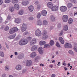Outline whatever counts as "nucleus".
<instances>
[{"label":"nucleus","instance_id":"f257e3e1","mask_svg":"<svg viewBox=\"0 0 77 77\" xmlns=\"http://www.w3.org/2000/svg\"><path fill=\"white\" fill-rule=\"evenodd\" d=\"M28 43V40L26 39H22L20 41V45H24Z\"/></svg>","mask_w":77,"mask_h":77},{"label":"nucleus","instance_id":"f03ea898","mask_svg":"<svg viewBox=\"0 0 77 77\" xmlns=\"http://www.w3.org/2000/svg\"><path fill=\"white\" fill-rule=\"evenodd\" d=\"M18 30V29L17 28L15 27L10 29L9 32L10 34H13V33H14L15 32H17Z\"/></svg>","mask_w":77,"mask_h":77},{"label":"nucleus","instance_id":"7ed1b4c3","mask_svg":"<svg viewBox=\"0 0 77 77\" xmlns=\"http://www.w3.org/2000/svg\"><path fill=\"white\" fill-rule=\"evenodd\" d=\"M35 34L37 36H40L41 35V31L39 29H38L36 30Z\"/></svg>","mask_w":77,"mask_h":77},{"label":"nucleus","instance_id":"20e7f679","mask_svg":"<svg viewBox=\"0 0 77 77\" xmlns=\"http://www.w3.org/2000/svg\"><path fill=\"white\" fill-rule=\"evenodd\" d=\"M60 9L61 12H65L67 10V8L65 6H63L60 7Z\"/></svg>","mask_w":77,"mask_h":77},{"label":"nucleus","instance_id":"39448f33","mask_svg":"<svg viewBox=\"0 0 77 77\" xmlns=\"http://www.w3.org/2000/svg\"><path fill=\"white\" fill-rule=\"evenodd\" d=\"M68 20V17L67 15H64L63 17V20L64 22H66Z\"/></svg>","mask_w":77,"mask_h":77},{"label":"nucleus","instance_id":"423d86ee","mask_svg":"<svg viewBox=\"0 0 77 77\" xmlns=\"http://www.w3.org/2000/svg\"><path fill=\"white\" fill-rule=\"evenodd\" d=\"M26 65L27 66H30L32 65V61L31 60H27L26 61Z\"/></svg>","mask_w":77,"mask_h":77},{"label":"nucleus","instance_id":"0eeeda50","mask_svg":"<svg viewBox=\"0 0 77 77\" xmlns=\"http://www.w3.org/2000/svg\"><path fill=\"white\" fill-rule=\"evenodd\" d=\"M64 46L65 48H72V45L68 43H66Z\"/></svg>","mask_w":77,"mask_h":77},{"label":"nucleus","instance_id":"6e6552de","mask_svg":"<svg viewBox=\"0 0 77 77\" xmlns=\"http://www.w3.org/2000/svg\"><path fill=\"white\" fill-rule=\"evenodd\" d=\"M47 5L49 8H50V9H52L53 7V4L51 2H50L48 3L47 4Z\"/></svg>","mask_w":77,"mask_h":77},{"label":"nucleus","instance_id":"1a4fd4ad","mask_svg":"<svg viewBox=\"0 0 77 77\" xmlns=\"http://www.w3.org/2000/svg\"><path fill=\"white\" fill-rule=\"evenodd\" d=\"M36 42V39L34 38L32 39V41L30 42V45H34Z\"/></svg>","mask_w":77,"mask_h":77},{"label":"nucleus","instance_id":"9d476101","mask_svg":"<svg viewBox=\"0 0 77 77\" xmlns=\"http://www.w3.org/2000/svg\"><path fill=\"white\" fill-rule=\"evenodd\" d=\"M38 51L40 54H43V50H42V48L40 47L38 49Z\"/></svg>","mask_w":77,"mask_h":77},{"label":"nucleus","instance_id":"9b49d317","mask_svg":"<svg viewBox=\"0 0 77 77\" xmlns=\"http://www.w3.org/2000/svg\"><path fill=\"white\" fill-rule=\"evenodd\" d=\"M58 10V6H54L52 8V11H56Z\"/></svg>","mask_w":77,"mask_h":77},{"label":"nucleus","instance_id":"f8f14e48","mask_svg":"<svg viewBox=\"0 0 77 77\" xmlns=\"http://www.w3.org/2000/svg\"><path fill=\"white\" fill-rule=\"evenodd\" d=\"M16 36V35L13 34L10 35H9L8 36V38H9L10 39H14L15 38V37Z\"/></svg>","mask_w":77,"mask_h":77},{"label":"nucleus","instance_id":"ddd939ff","mask_svg":"<svg viewBox=\"0 0 77 77\" xmlns=\"http://www.w3.org/2000/svg\"><path fill=\"white\" fill-rule=\"evenodd\" d=\"M47 13L46 11L43 10L42 11L41 14L42 15H43V16H46Z\"/></svg>","mask_w":77,"mask_h":77},{"label":"nucleus","instance_id":"4468645a","mask_svg":"<svg viewBox=\"0 0 77 77\" xmlns=\"http://www.w3.org/2000/svg\"><path fill=\"white\" fill-rule=\"evenodd\" d=\"M36 49H37V46L34 45L31 48V51H34L35 50H36Z\"/></svg>","mask_w":77,"mask_h":77},{"label":"nucleus","instance_id":"2eb2a0df","mask_svg":"<svg viewBox=\"0 0 77 77\" xmlns=\"http://www.w3.org/2000/svg\"><path fill=\"white\" fill-rule=\"evenodd\" d=\"M42 35L43 36H45L44 38H47V36H46L47 35V31L45 30H44L42 32Z\"/></svg>","mask_w":77,"mask_h":77},{"label":"nucleus","instance_id":"dca6fc26","mask_svg":"<svg viewBox=\"0 0 77 77\" xmlns=\"http://www.w3.org/2000/svg\"><path fill=\"white\" fill-rule=\"evenodd\" d=\"M36 56V54L35 52H32L30 54V57H34Z\"/></svg>","mask_w":77,"mask_h":77},{"label":"nucleus","instance_id":"f3484780","mask_svg":"<svg viewBox=\"0 0 77 77\" xmlns=\"http://www.w3.org/2000/svg\"><path fill=\"white\" fill-rule=\"evenodd\" d=\"M22 4L24 6H26L28 5H29V2L27 1H24V2H22Z\"/></svg>","mask_w":77,"mask_h":77},{"label":"nucleus","instance_id":"a211bd4d","mask_svg":"<svg viewBox=\"0 0 77 77\" xmlns=\"http://www.w3.org/2000/svg\"><path fill=\"white\" fill-rule=\"evenodd\" d=\"M28 8L29 10V11H30V12H33V6H30L28 7Z\"/></svg>","mask_w":77,"mask_h":77},{"label":"nucleus","instance_id":"6ab92c4d","mask_svg":"<svg viewBox=\"0 0 77 77\" xmlns=\"http://www.w3.org/2000/svg\"><path fill=\"white\" fill-rule=\"evenodd\" d=\"M59 40L60 41L61 43L62 44H64V40H63V39L62 38V37H60L59 38Z\"/></svg>","mask_w":77,"mask_h":77},{"label":"nucleus","instance_id":"aec40b11","mask_svg":"<svg viewBox=\"0 0 77 77\" xmlns=\"http://www.w3.org/2000/svg\"><path fill=\"white\" fill-rule=\"evenodd\" d=\"M14 8L15 9H16L17 10H19V9H20L19 5L17 4H16L14 5Z\"/></svg>","mask_w":77,"mask_h":77},{"label":"nucleus","instance_id":"412c9836","mask_svg":"<svg viewBox=\"0 0 77 77\" xmlns=\"http://www.w3.org/2000/svg\"><path fill=\"white\" fill-rule=\"evenodd\" d=\"M45 44V41H42L39 42V44L40 45H44Z\"/></svg>","mask_w":77,"mask_h":77},{"label":"nucleus","instance_id":"4be33fe9","mask_svg":"<svg viewBox=\"0 0 77 77\" xmlns=\"http://www.w3.org/2000/svg\"><path fill=\"white\" fill-rule=\"evenodd\" d=\"M56 18H55V17L53 15H52L51 17V20L52 21H55V19Z\"/></svg>","mask_w":77,"mask_h":77},{"label":"nucleus","instance_id":"5701e85b","mask_svg":"<svg viewBox=\"0 0 77 77\" xmlns=\"http://www.w3.org/2000/svg\"><path fill=\"white\" fill-rule=\"evenodd\" d=\"M26 29H27L26 27L22 26L21 31H22V32H24V31H26Z\"/></svg>","mask_w":77,"mask_h":77},{"label":"nucleus","instance_id":"b1692460","mask_svg":"<svg viewBox=\"0 0 77 77\" xmlns=\"http://www.w3.org/2000/svg\"><path fill=\"white\" fill-rule=\"evenodd\" d=\"M15 22L17 24H19L20 23V19L18 18H16L15 20Z\"/></svg>","mask_w":77,"mask_h":77},{"label":"nucleus","instance_id":"393cba45","mask_svg":"<svg viewBox=\"0 0 77 77\" xmlns=\"http://www.w3.org/2000/svg\"><path fill=\"white\" fill-rule=\"evenodd\" d=\"M68 26L67 25H66L64 26L63 28V30L65 31H66L68 30Z\"/></svg>","mask_w":77,"mask_h":77},{"label":"nucleus","instance_id":"a878e982","mask_svg":"<svg viewBox=\"0 0 77 77\" xmlns=\"http://www.w3.org/2000/svg\"><path fill=\"white\" fill-rule=\"evenodd\" d=\"M72 6V4L71 3H69L67 4V7L68 8H70Z\"/></svg>","mask_w":77,"mask_h":77},{"label":"nucleus","instance_id":"bb28decb","mask_svg":"<svg viewBox=\"0 0 77 77\" xmlns=\"http://www.w3.org/2000/svg\"><path fill=\"white\" fill-rule=\"evenodd\" d=\"M37 24L39 26H41L42 24V23L41 20H38L37 22Z\"/></svg>","mask_w":77,"mask_h":77},{"label":"nucleus","instance_id":"cd10ccee","mask_svg":"<svg viewBox=\"0 0 77 77\" xmlns=\"http://www.w3.org/2000/svg\"><path fill=\"white\" fill-rule=\"evenodd\" d=\"M9 9L10 10V11L11 12H14V8L13 7H10L9 8Z\"/></svg>","mask_w":77,"mask_h":77},{"label":"nucleus","instance_id":"c85d7f7f","mask_svg":"<svg viewBox=\"0 0 77 77\" xmlns=\"http://www.w3.org/2000/svg\"><path fill=\"white\" fill-rule=\"evenodd\" d=\"M68 53L72 56H74V52L72 50H69L68 51Z\"/></svg>","mask_w":77,"mask_h":77},{"label":"nucleus","instance_id":"c756f323","mask_svg":"<svg viewBox=\"0 0 77 77\" xmlns=\"http://www.w3.org/2000/svg\"><path fill=\"white\" fill-rule=\"evenodd\" d=\"M12 3L14 4L17 3L18 2V0H12Z\"/></svg>","mask_w":77,"mask_h":77},{"label":"nucleus","instance_id":"7c9ffc66","mask_svg":"<svg viewBox=\"0 0 77 77\" xmlns=\"http://www.w3.org/2000/svg\"><path fill=\"white\" fill-rule=\"evenodd\" d=\"M72 19L71 18H70L68 20V23L69 24H72L73 22Z\"/></svg>","mask_w":77,"mask_h":77},{"label":"nucleus","instance_id":"2f4dec72","mask_svg":"<svg viewBox=\"0 0 77 77\" xmlns=\"http://www.w3.org/2000/svg\"><path fill=\"white\" fill-rule=\"evenodd\" d=\"M41 13L39 12L37 14V18L38 19L40 18V17H41Z\"/></svg>","mask_w":77,"mask_h":77},{"label":"nucleus","instance_id":"473e14b6","mask_svg":"<svg viewBox=\"0 0 77 77\" xmlns=\"http://www.w3.org/2000/svg\"><path fill=\"white\" fill-rule=\"evenodd\" d=\"M5 71H8L9 70V66H5Z\"/></svg>","mask_w":77,"mask_h":77},{"label":"nucleus","instance_id":"72a5a7b5","mask_svg":"<svg viewBox=\"0 0 77 77\" xmlns=\"http://www.w3.org/2000/svg\"><path fill=\"white\" fill-rule=\"evenodd\" d=\"M50 44L51 45H54V41L51 40L50 42Z\"/></svg>","mask_w":77,"mask_h":77},{"label":"nucleus","instance_id":"f704fd0d","mask_svg":"<svg viewBox=\"0 0 77 77\" xmlns=\"http://www.w3.org/2000/svg\"><path fill=\"white\" fill-rule=\"evenodd\" d=\"M48 47H50V45L47 44L44 45V48H47Z\"/></svg>","mask_w":77,"mask_h":77},{"label":"nucleus","instance_id":"c9c22d12","mask_svg":"<svg viewBox=\"0 0 77 77\" xmlns=\"http://www.w3.org/2000/svg\"><path fill=\"white\" fill-rule=\"evenodd\" d=\"M24 13V10H21L20 11V15H23V14Z\"/></svg>","mask_w":77,"mask_h":77},{"label":"nucleus","instance_id":"e433bc0d","mask_svg":"<svg viewBox=\"0 0 77 77\" xmlns=\"http://www.w3.org/2000/svg\"><path fill=\"white\" fill-rule=\"evenodd\" d=\"M48 24V22H47V21L46 20H44L43 21V24L44 25H47Z\"/></svg>","mask_w":77,"mask_h":77},{"label":"nucleus","instance_id":"4c0bfd02","mask_svg":"<svg viewBox=\"0 0 77 77\" xmlns=\"http://www.w3.org/2000/svg\"><path fill=\"white\" fill-rule=\"evenodd\" d=\"M9 29V27L8 26H6L4 29L5 31H8Z\"/></svg>","mask_w":77,"mask_h":77},{"label":"nucleus","instance_id":"58836bf2","mask_svg":"<svg viewBox=\"0 0 77 77\" xmlns=\"http://www.w3.org/2000/svg\"><path fill=\"white\" fill-rule=\"evenodd\" d=\"M16 69L18 71L20 70V65L18 64L17 65Z\"/></svg>","mask_w":77,"mask_h":77},{"label":"nucleus","instance_id":"ea45409f","mask_svg":"<svg viewBox=\"0 0 77 77\" xmlns=\"http://www.w3.org/2000/svg\"><path fill=\"white\" fill-rule=\"evenodd\" d=\"M24 57V54H22L20 55V59H21Z\"/></svg>","mask_w":77,"mask_h":77},{"label":"nucleus","instance_id":"a19ab883","mask_svg":"<svg viewBox=\"0 0 77 77\" xmlns=\"http://www.w3.org/2000/svg\"><path fill=\"white\" fill-rule=\"evenodd\" d=\"M27 40L28 41H30L32 40V37H28L27 38Z\"/></svg>","mask_w":77,"mask_h":77},{"label":"nucleus","instance_id":"79ce46f5","mask_svg":"<svg viewBox=\"0 0 77 77\" xmlns=\"http://www.w3.org/2000/svg\"><path fill=\"white\" fill-rule=\"evenodd\" d=\"M0 56H1V57H4V54L3 53V52H0Z\"/></svg>","mask_w":77,"mask_h":77},{"label":"nucleus","instance_id":"37998d69","mask_svg":"<svg viewBox=\"0 0 77 77\" xmlns=\"http://www.w3.org/2000/svg\"><path fill=\"white\" fill-rule=\"evenodd\" d=\"M63 31L62 30L59 34V36H62L63 35Z\"/></svg>","mask_w":77,"mask_h":77},{"label":"nucleus","instance_id":"c03bdc74","mask_svg":"<svg viewBox=\"0 0 77 77\" xmlns=\"http://www.w3.org/2000/svg\"><path fill=\"white\" fill-rule=\"evenodd\" d=\"M56 45L57 47H59V48L60 47V45L59 44V42H57Z\"/></svg>","mask_w":77,"mask_h":77},{"label":"nucleus","instance_id":"a18cd8bd","mask_svg":"<svg viewBox=\"0 0 77 77\" xmlns=\"http://www.w3.org/2000/svg\"><path fill=\"white\" fill-rule=\"evenodd\" d=\"M29 34V32H24L23 34V35L24 36L25 35H27Z\"/></svg>","mask_w":77,"mask_h":77},{"label":"nucleus","instance_id":"49530a36","mask_svg":"<svg viewBox=\"0 0 77 77\" xmlns=\"http://www.w3.org/2000/svg\"><path fill=\"white\" fill-rule=\"evenodd\" d=\"M5 2L6 3H9L10 2V0H5Z\"/></svg>","mask_w":77,"mask_h":77},{"label":"nucleus","instance_id":"de8ad7c7","mask_svg":"<svg viewBox=\"0 0 77 77\" xmlns=\"http://www.w3.org/2000/svg\"><path fill=\"white\" fill-rule=\"evenodd\" d=\"M28 19H29V20H33V17H30L28 18Z\"/></svg>","mask_w":77,"mask_h":77},{"label":"nucleus","instance_id":"09e8293b","mask_svg":"<svg viewBox=\"0 0 77 77\" xmlns=\"http://www.w3.org/2000/svg\"><path fill=\"white\" fill-rule=\"evenodd\" d=\"M41 8V5H38V7L37 8V9H39Z\"/></svg>","mask_w":77,"mask_h":77},{"label":"nucleus","instance_id":"8fccbe9b","mask_svg":"<svg viewBox=\"0 0 77 77\" xmlns=\"http://www.w3.org/2000/svg\"><path fill=\"white\" fill-rule=\"evenodd\" d=\"M11 17L10 15H8V17H7V20H11Z\"/></svg>","mask_w":77,"mask_h":77},{"label":"nucleus","instance_id":"3c124183","mask_svg":"<svg viewBox=\"0 0 77 77\" xmlns=\"http://www.w3.org/2000/svg\"><path fill=\"white\" fill-rule=\"evenodd\" d=\"M26 71H27V70L26 69H25L22 71V73H25V72H26Z\"/></svg>","mask_w":77,"mask_h":77},{"label":"nucleus","instance_id":"603ef678","mask_svg":"<svg viewBox=\"0 0 77 77\" xmlns=\"http://www.w3.org/2000/svg\"><path fill=\"white\" fill-rule=\"evenodd\" d=\"M74 50H75L76 52H77V48L76 47H74Z\"/></svg>","mask_w":77,"mask_h":77},{"label":"nucleus","instance_id":"864d4df0","mask_svg":"<svg viewBox=\"0 0 77 77\" xmlns=\"http://www.w3.org/2000/svg\"><path fill=\"white\" fill-rule=\"evenodd\" d=\"M58 28H60L61 27V25L60 24H59L57 25Z\"/></svg>","mask_w":77,"mask_h":77},{"label":"nucleus","instance_id":"5fc2aeb1","mask_svg":"<svg viewBox=\"0 0 77 77\" xmlns=\"http://www.w3.org/2000/svg\"><path fill=\"white\" fill-rule=\"evenodd\" d=\"M22 27H26V24H23Z\"/></svg>","mask_w":77,"mask_h":77},{"label":"nucleus","instance_id":"6e6d98bb","mask_svg":"<svg viewBox=\"0 0 77 77\" xmlns=\"http://www.w3.org/2000/svg\"><path fill=\"white\" fill-rule=\"evenodd\" d=\"M5 44L6 45V47H7V48H9V46H8V44L6 43H5Z\"/></svg>","mask_w":77,"mask_h":77},{"label":"nucleus","instance_id":"4d7b16f0","mask_svg":"<svg viewBox=\"0 0 77 77\" xmlns=\"http://www.w3.org/2000/svg\"><path fill=\"white\" fill-rule=\"evenodd\" d=\"M2 17H0V23H2Z\"/></svg>","mask_w":77,"mask_h":77},{"label":"nucleus","instance_id":"13d9d810","mask_svg":"<svg viewBox=\"0 0 77 77\" xmlns=\"http://www.w3.org/2000/svg\"><path fill=\"white\" fill-rule=\"evenodd\" d=\"M38 3H39V2L37 1L35 2V5H38Z\"/></svg>","mask_w":77,"mask_h":77},{"label":"nucleus","instance_id":"bf43d9fd","mask_svg":"<svg viewBox=\"0 0 77 77\" xmlns=\"http://www.w3.org/2000/svg\"><path fill=\"white\" fill-rule=\"evenodd\" d=\"M56 77V75L54 74H52L51 75V77Z\"/></svg>","mask_w":77,"mask_h":77},{"label":"nucleus","instance_id":"052dcab7","mask_svg":"<svg viewBox=\"0 0 77 77\" xmlns=\"http://www.w3.org/2000/svg\"><path fill=\"white\" fill-rule=\"evenodd\" d=\"M3 3V1L2 0H0V5H2Z\"/></svg>","mask_w":77,"mask_h":77},{"label":"nucleus","instance_id":"680f3d73","mask_svg":"<svg viewBox=\"0 0 77 77\" xmlns=\"http://www.w3.org/2000/svg\"><path fill=\"white\" fill-rule=\"evenodd\" d=\"M62 64L63 65H64V66H66V63H63Z\"/></svg>","mask_w":77,"mask_h":77},{"label":"nucleus","instance_id":"e2e57ef3","mask_svg":"<svg viewBox=\"0 0 77 77\" xmlns=\"http://www.w3.org/2000/svg\"><path fill=\"white\" fill-rule=\"evenodd\" d=\"M6 74H4L2 75V77H6Z\"/></svg>","mask_w":77,"mask_h":77},{"label":"nucleus","instance_id":"0e129e2a","mask_svg":"<svg viewBox=\"0 0 77 77\" xmlns=\"http://www.w3.org/2000/svg\"><path fill=\"white\" fill-rule=\"evenodd\" d=\"M53 29V27L52 26L50 27V30H51L52 29Z\"/></svg>","mask_w":77,"mask_h":77},{"label":"nucleus","instance_id":"69168bd1","mask_svg":"<svg viewBox=\"0 0 77 77\" xmlns=\"http://www.w3.org/2000/svg\"><path fill=\"white\" fill-rule=\"evenodd\" d=\"M15 55L17 56V55H18V53H17V52H15Z\"/></svg>","mask_w":77,"mask_h":77},{"label":"nucleus","instance_id":"338daca9","mask_svg":"<svg viewBox=\"0 0 77 77\" xmlns=\"http://www.w3.org/2000/svg\"><path fill=\"white\" fill-rule=\"evenodd\" d=\"M64 68L65 71H66L68 69V68H66V67H64Z\"/></svg>","mask_w":77,"mask_h":77},{"label":"nucleus","instance_id":"774afa93","mask_svg":"<svg viewBox=\"0 0 77 77\" xmlns=\"http://www.w3.org/2000/svg\"><path fill=\"white\" fill-rule=\"evenodd\" d=\"M53 65H51L50 66V68H53Z\"/></svg>","mask_w":77,"mask_h":77}]
</instances>
